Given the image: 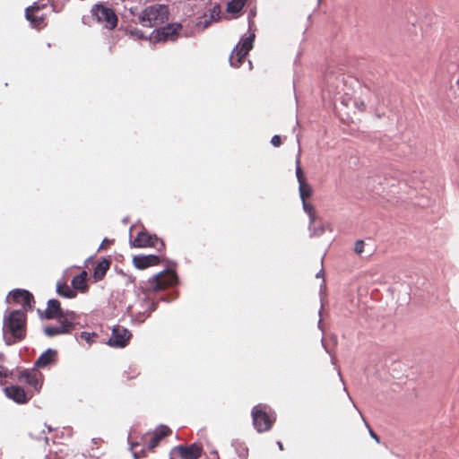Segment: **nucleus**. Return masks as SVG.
<instances>
[{
	"label": "nucleus",
	"mask_w": 459,
	"mask_h": 459,
	"mask_svg": "<svg viewBox=\"0 0 459 459\" xmlns=\"http://www.w3.org/2000/svg\"><path fill=\"white\" fill-rule=\"evenodd\" d=\"M112 243H113V240H110V239H108V238H104L102 243H101V245H100V248H107Z\"/></svg>",
	"instance_id": "obj_34"
},
{
	"label": "nucleus",
	"mask_w": 459,
	"mask_h": 459,
	"mask_svg": "<svg viewBox=\"0 0 459 459\" xmlns=\"http://www.w3.org/2000/svg\"><path fill=\"white\" fill-rule=\"evenodd\" d=\"M171 429L165 425L158 427L151 435L149 441L147 442V449L153 451L160 444V442L166 437L171 435Z\"/></svg>",
	"instance_id": "obj_14"
},
{
	"label": "nucleus",
	"mask_w": 459,
	"mask_h": 459,
	"mask_svg": "<svg viewBox=\"0 0 459 459\" xmlns=\"http://www.w3.org/2000/svg\"><path fill=\"white\" fill-rule=\"evenodd\" d=\"M212 13H220V8H219V6H215V7L212 9Z\"/></svg>",
	"instance_id": "obj_36"
},
{
	"label": "nucleus",
	"mask_w": 459,
	"mask_h": 459,
	"mask_svg": "<svg viewBox=\"0 0 459 459\" xmlns=\"http://www.w3.org/2000/svg\"><path fill=\"white\" fill-rule=\"evenodd\" d=\"M46 4H39V3H34L31 6H29L25 9V17L30 22L31 26L37 30H41L47 26L46 17L45 16H37V13L39 10L45 8Z\"/></svg>",
	"instance_id": "obj_13"
},
{
	"label": "nucleus",
	"mask_w": 459,
	"mask_h": 459,
	"mask_svg": "<svg viewBox=\"0 0 459 459\" xmlns=\"http://www.w3.org/2000/svg\"><path fill=\"white\" fill-rule=\"evenodd\" d=\"M169 6L161 4H153L144 7L138 15V21L143 27H155L165 23L169 20Z\"/></svg>",
	"instance_id": "obj_2"
},
{
	"label": "nucleus",
	"mask_w": 459,
	"mask_h": 459,
	"mask_svg": "<svg viewBox=\"0 0 459 459\" xmlns=\"http://www.w3.org/2000/svg\"><path fill=\"white\" fill-rule=\"evenodd\" d=\"M365 243L363 240H357L354 246V251L356 254L360 255L364 251Z\"/></svg>",
	"instance_id": "obj_30"
},
{
	"label": "nucleus",
	"mask_w": 459,
	"mask_h": 459,
	"mask_svg": "<svg viewBox=\"0 0 459 459\" xmlns=\"http://www.w3.org/2000/svg\"><path fill=\"white\" fill-rule=\"evenodd\" d=\"M296 176H297V179H298L299 184H300L301 182L307 181L306 178L304 176L303 170H302V169L300 167V160H299V159H297Z\"/></svg>",
	"instance_id": "obj_28"
},
{
	"label": "nucleus",
	"mask_w": 459,
	"mask_h": 459,
	"mask_svg": "<svg viewBox=\"0 0 459 459\" xmlns=\"http://www.w3.org/2000/svg\"><path fill=\"white\" fill-rule=\"evenodd\" d=\"M302 202H303V209L306 212V213L309 216L311 223L315 222L316 211H315L314 206L310 203H307L306 200H304Z\"/></svg>",
	"instance_id": "obj_26"
},
{
	"label": "nucleus",
	"mask_w": 459,
	"mask_h": 459,
	"mask_svg": "<svg viewBox=\"0 0 459 459\" xmlns=\"http://www.w3.org/2000/svg\"><path fill=\"white\" fill-rule=\"evenodd\" d=\"M252 419L254 427L259 433L271 429L275 421L273 413L268 412L266 405L264 404H257L252 409Z\"/></svg>",
	"instance_id": "obj_4"
},
{
	"label": "nucleus",
	"mask_w": 459,
	"mask_h": 459,
	"mask_svg": "<svg viewBox=\"0 0 459 459\" xmlns=\"http://www.w3.org/2000/svg\"><path fill=\"white\" fill-rule=\"evenodd\" d=\"M40 375L37 371L23 370L18 376V380L31 386L35 391L39 392L41 388Z\"/></svg>",
	"instance_id": "obj_16"
},
{
	"label": "nucleus",
	"mask_w": 459,
	"mask_h": 459,
	"mask_svg": "<svg viewBox=\"0 0 459 459\" xmlns=\"http://www.w3.org/2000/svg\"><path fill=\"white\" fill-rule=\"evenodd\" d=\"M8 370L4 368V367H0V377H6L8 376L7 374Z\"/></svg>",
	"instance_id": "obj_35"
},
{
	"label": "nucleus",
	"mask_w": 459,
	"mask_h": 459,
	"mask_svg": "<svg viewBox=\"0 0 459 459\" xmlns=\"http://www.w3.org/2000/svg\"><path fill=\"white\" fill-rule=\"evenodd\" d=\"M72 286L75 290L84 291L87 290V273L82 271L72 280Z\"/></svg>",
	"instance_id": "obj_23"
},
{
	"label": "nucleus",
	"mask_w": 459,
	"mask_h": 459,
	"mask_svg": "<svg viewBox=\"0 0 459 459\" xmlns=\"http://www.w3.org/2000/svg\"><path fill=\"white\" fill-rule=\"evenodd\" d=\"M367 428L368 429L369 435L372 438H374L377 443H380L379 437L373 431V429L369 427V425L365 421Z\"/></svg>",
	"instance_id": "obj_33"
},
{
	"label": "nucleus",
	"mask_w": 459,
	"mask_h": 459,
	"mask_svg": "<svg viewBox=\"0 0 459 459\" xmlns=\"http://www.w3.org/2000/svg\"><path fill=\"white\" fill-rule=\"evenodd\" d=\"M271 143L273 146L275 147H279L281 144V136L280 135H273L272 137V140H271Z\"/></svg>",
	"instance_id": "obj_32"
},
{
	"label": "nucleus",
	"mask_w": 459,
	"mask_h": 459,
	"mask_svg": "<svg viewBox=\"0 0 459 459\" xmlns=\"http://www.w3.org/2000/svg\"><path fill=\"white\" fill-rule=\"evenodd\" d=\"M255 38V35L253 32L249 34L247 37L241 39L239 43L232 50V53L230 56V63L231 66L236 68L241 66V65L245 61L246 56L253 48Z\"/></svg>",
	"instance_id": "obj_6"
},
{
	"label": "nucleus",
	"mask_w": 459,
	"mask_h": 459,
	"mask_svg": "<svg viewBox=\"0 0 459 459\" xmlns=\"http://www.w3.org/2000/svg\"><path fill=\"white\" fill-rule=\"evenodd\" d=\"M178 280L176 272L168 269L151 278L148 281L146 290L154 292L161 291L175 286L178 283Z\"/></svg>",
	"instance_id": "obj_3"
},
{
	"label": "nucleus",
	"mask_w": 459,
	"mask_h": 459,
	"mask_svg": "<svg viewBox=\"0 0 459 459\" xmlns=\"http://www.w3.org/2000/svg\"><path fill=\"white\" fill-rule=\"evenodd\" d=\"M76 319V315L73 311H66V316L64 318L57 319L59 325L53 326H46L44 328V333L46 335L49 337H53L58 334H66L71 333V331L74 328V321Z\"/></svg>",
	"instance_id": "obj_7"
},
{
	"label": "nucleus",
	"mask_w": 459,
	"mask_h": 459,
	"mask_svg": "<svg viewBox=\"0 0 459 459\" xmlns=\"http://www.w3.org/2000/svg\"><path fill=\"white\" fill-rule=\"evenodd\" d=\"M10 299H12L13 303L21 305L22 307V311H24L26 315L29 310L32 309L35 303L33 295L29 290L22 289H16L11 291L6 301L10 302Z\"/></svg>",
	"instance_id": "obj_10"
},
{
	"label": "nucleus",
	"mask_w": 459,
	"mask_h": 459,
	"mask_svg": "<svg viewBox=\"0 0 459 459\" xmlns=\"http://www.w3.org/2000/svg\"><path fill=\"white\" fill-rule=\"evenodd\" d=\"M27 315L20 309L9 312L3 322V337L5 344L13 345L25 339Z\"/></svg>",
	"instance_id": "obj_1"
},
{
	"label": "nucleus",
	"mask_w": 459,
	"mask_h": 459,
	"mask_svg": "<svg viewBox=\"0 0 459 459\" xmlns=\"http://www.w3.org/2000/svg\"><path fill=\"white\" fill-rule=\"evenodd\" d=\"M131 337L132 334L126 328L116 325L113 327L111 337L107 343L110 347L124 348L128 344Z\"/></svg>",
	"instance_id": "obj_12"
},
{
	"label": "nucleus",
	"mask_w": 459,
	"mask_h": 459,
	"mask_svg": "<svg viewBox=\"0 0 459 459\" xmlns=\"http://www.w3.org/2000/svg\"><path fill=\"white\" fill-rule=\"evenodd\" d=\"M203 448L200 445L194 443L190 446L179 445L174 446L169 452V459H198L201 457Z\"/></svg>",
	"instance_id": "obj_9"
},
{
	"label": "nucleus",
	"mask_w": 459,
	"mask_h": 459,
	"mask_svg": "<svg viewBox=\"0 0 459 459\" xmlns=\"http://www.w3.org/2000/svg\"><path fill=\"white\" fill-rule=\"evenodd\" d=\"M56 291L60 296L68 299L75 298L77 295L76 290L71 289L66 283H58Z\"/></svg>",
	"instance_id": "obj_24"
},
{
	"label": "nucleus",
	"mask_w": 459,
	"mask_h": 459,
	"mask_svg": "<svg viewBox=\"0 0 459 459\" xmlns=\"http://www.w3.org/2000/svg\"><path fill=\"white\" fill-rule=\"evenodd\" d=\"M141 306L143 310H139L137 313L142 315L139 319L143 320L145 317H149L152 312L156 309L157 303L152 299L145 295V298L141 301Z\"/></svg>",
	"instance_id": "obj_19"
},
{
	"label": "nucleus",
	"mask_w": 459,
	"mask_h": 459,
	"mask_svg": "<svg viewBox=\"0 0 459 459\" xmlns=\"http://www.w3.org/2000/svg\"><path fill=\"white\" fill-rule=\"evenodd\" d=\"M277 445H278L280 450H283V445L281 441L277 442Z\"/></svg>",
	"instance_id": "obj_37"
},
{
	"label": "nucleus",
	"mask_w": 459,
	"mask_h": 459,
	"mask_svg": "<svg viewBox=\"0 0 459 459\" xmlns=\"http://www.w3.org/2000/svg\"><path fill=\"white\" fill-rule=\"evenodd\" d=\"M110 261L106 258L97 264L93 273V277L96 281H101L104 278L110 267Z\"/></svg>",
	"instance_id": "obj_21"
},
{
	"label": "nucleus",
	"mask_w": 459,
	"mask_h": 459,
	"mask_svg": "<svg viewBox=\"0 0 459 459\" xmlns=\"http://www.w3.org/2000/svg\"><path fill=\"white\" fill-rule=\"evenodd\" d=\"M128 33L131 37H133L134 39H146L143 32L138 28H133V29L128 30Z\"/></svg>",
	"instance_id": "obj_29"
},
{
	"label": "nucleus",
	"mask_w": 459,
	"mask_h": 459,
	"mask_svg": "<svg viewBox=\"0 0 459 459\" xmlns=\"http://www.w3.org/2000/svg\"><path fill=\"white\" fill-rule=\"evenodd\" d=\"M80 338L84 340L88 344H91L96 342L98 334L95 333L82 332L80 333Z\"/></svg>",
	"instance_id": "obj_27"
},
{
	"label": "nucleus",
	"mask_w": 459,
	"mask_h": 459,
	"mask_svg": "<svg viewBox=\"0 0 459 459\" xmlns=\"http://www.w3.org/2000/svg\"><path fill=\"white\" fill-rule=\"evenodd\" d=\"M299 190L302 201L307 200V198L310 197L313 192L311 186L307 181L299 184Z\"/></svg>",
	"instance_id": "obj_25"
},
{
	"label": "nucleus",
	"mask_w": 459,
	"mask_h": 459,
	"mask_svg": "<svg viewBox=\"0 0 459 459\" xmlns=\"http://www.w3.org/2000/svg\"><path fill=\"white\" fill-rule=\"evenodd\" d=\"M132 246L134 247H155L158 250H160L165 247L163 241L159 239L157 236L151 235L143 230L137 234V236L132 241Z\"/></svg>",
	"instance_id": "obj_11"
},
{
	"label": "nucleus",
	"mask_w": 459,
	"mask_h": 459,
	"mask_svg": "<svg viewBox=\"0 0 459 459\" xmlns=\"http://www.w3.org/2000/svg\"><path fill=\"white\" fill-rule=\"evenodd\" d=\"M91 13L98 22L108 30H114L118 22L115 11L102 4H96L91 7Z\"/></svg>",
	"instance_id": "obj_5"
},
{
	"label": "nucleus",
	"mask_w": 459,
	"mask_h": 459,
	"mask_svg": "<svg viewBox=\"0 0 459 459\" xmlns=\"http://www.w3.org/2000/svg\"><path fill=\"white\" fill-rule=\"evenodd\" d=\"M247 1L248 0H230L227 4V13L233 14L234 17H238Z\"/></svg>",
	"instance_id": "obj_22"
},
{
	"label": "nucleus",
	"mask_w": 459,
	"mask_h": 459,
	"mask_svg": "<svg viewBox=\"0 0 459 459\" xmlns=\"http://www.w3.org/2000/svg\"><path fill=\"white\" fill-rule=\"evenodd\" d=\"M182 29L181 23H169L154 30L153 39L155 42L175 41L180 37Z\"/></svg>",
	"instance_id": "obj_8"
},
{
	"label": "nucleus",
	"mask_w": 459,
	"mask_h": 459,
	"mask_svg": "<svg viewBox=\"0 0 459 459\" xmlns=\"http://www.w3.org/2000/svg\"><path fill=\"white\" fill-rule=\"evenodd\" d=\"M56 355L57 353L55 350L48 349L39 357L35 365L39 368L47 367L56 360Z\"/></svg>",
	"instance_id": "obj_20"
},
{
	"label": "nucleus",
	"mask_w": 459,
	"mask_h": 459,
	"mask_svg": "<svg viewBox=\"0 0 459 459\" xmlns=\"http://www.w3.org/2000/svg\"><path fill=\"white\" fill-rule=\"evenodd\" d=\"M66 316V312H64L61 304L57 299H49L48 301V307L44 311L43 316L46 319H60Z\"/></svg>",
	"instance_id": "obj_17"
},
{
	"label": "nucleus",
	"mask_w": 459,
	"mask_h": 459,
	"mask_svg": "<svg viewBox=\"0 0 459 459\" xmlns=\"http://www.w3.org/2000/svg\"><path fill=\"white\" fill-rule=\"evenodd\" d=\"M4 394L17 403H26L32 396V394L28 395L24 389L18 385L5 387Z\"/></svg>",
	"instance_id": "obj_15"
},
{
	"label": "nucleus",
	"mask_w": 459,
	"mask_h": 459,
	"mask_svg": "<svg viewBox=\"0 0 459 459\" xmlns=\"http://www.w3.org/2000/svg\"><path fill=\"white\" fill-rule=\"evenodd\" d=\"M355 107L360 111L363 112L366 110V103L364 100L356 99L354 101Z\"/></svg>",
	"instance_id": "obj_31"
},
{
	"label": "nucleus",
	"mask_w": 459,
	"mask_h": 459,
	"mask_svg": "<svg viewBox=\"0 0 459 459\" xmlns=\"http://www.w3.org/2000/svg\"><path fill=\"white\" fill-rule=\"evenodd\" d=\"M133 264L140 270L146 269L150 266L157 265L160 264V258L155 255H134L133 257Z\"/></svg>",
	"instance_id": "obj_18"
}]
</instances>
